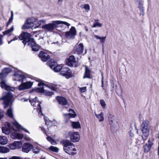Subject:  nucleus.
Returning a JSON list of instances; mask_svg holds the SVG:
<instances>
[{
    "label": "nucleus",
    "instance_id": "f257e3e1",
    "mask_svg": "<svg viewBox=\"0 0 159 159\" xmlns=\"http://www.w3.org/2000/svg\"><path fill=\"white\" fill-rule=\"evenodd\" d=\"M61 143L64 145L63 150L66 152L72 155H74L76 154V152H72V151H76V149L72 147L73 144L70 140L64 139L61 141Z\"/></svg>",
    "mask_w": 159,
    "mask_h": 159
},
{
    "label": "nucleus",
    "instance_id": "f03ea898",
    "mask_svg": "<svg viewBox=\"0 0 159 159\" xmlns=\"http://www.w3.org/2000/svg\"><path fill=\"white\" fill-rule=\"evenodd\" d=\"M150 129L149 121L147 120L143 121L141 125V130L143 134L142 137L143 140H146L148 137Z\"/></svg>",
    "mask_w": 159,
    "mask_h": 159
},
{
    "label": "nucleus",
    "instance_id": "7ed1b4c3",
    "mask_svg": "<svg viewBox=\"0 0 159 159\" xmlns=\"http://www.w3.org/2000/svg\"><path fill=\"white\" fill-rule=\"evenodd\" d=\"M13 97V95L10 92H7L6 93V94H3V97L0 98V101L3 100V101L4 108H6L9 106L12 100Z\"/></svg>",
    "mask_w": 159,
    "mask_h": 159
},
{
    "label": "nucleus",
    "instance_id": "20e7f679",
    "mask_svg": "<svg viewBox=\"0 0 159 159\" xmlns=\"http://www.w3.org/2000/svg\"><path fill=\"white\" fill-rule=\"evenodd\" d=\"M58 25L57 20L52 21V23L45 24L42 26V28L46 31L51 32L54 30Z\"/></svg>",
    "mask_w": 159,
    "mask_h": 159
},
{
    "label": "nucleus",
    "instance_id": "39448f33",
    "mask_svg": "<svg viewBox=\"0 0 159 159\" xmlns=\"http://www.w3.org/2000/svg\"><path fill=\"white\" fill-rule=\"evenodd\" d=\"M76 31L75 27L72 26L69 31L66 33L65 36L69 39H74L76 34Z\"/></svg>",
    "mask_w": 159,
    "mask_h": 159
},
{
    "label": "nucleus",
    "instance_id": "423d86ee",
    "mask_svg": "<svg viewBox=\"0 0 159 159\" xmlns=\"http://www.w3.org/2000/svg\"><path fill=\"white\" fill-rule=\"evenodd\" d=\"M2 131L3 133L6 134H9L12 131H15L13 127L11 126V124L8 122L6 123L5 127H2Z\"/></svg>",
    "mask_w": 159,
    "mask_h": 159
},
{
    "label": "nucleus",
    "instance_id": "0eeeda50",
    "mask_svg": "<svg viewBox=\"0 0 159 159\" xmlns=\"http://www.w3.org/2000/svg\"><path fill=\"white\" fill-rule=\"evenodd\" d=\"M61 74L66 78L68 79L72 77V71L68 67H63L61 71Z\"/></svg>",
    "mask_w": 159,
    "mask_h": 159
},
{
    "label": "nucleus",
    "instance_id": "6e6552de",
    "mask_svg": "<svg viewBox=\"0 0 159 159\" xmlns=\"http://www.w3.org/2000/svg\"><path fill=\"white\" fill-rule=\"evenodd\" d=\"M11 70L10 68H5L2 70L0 73V80H5L7 75L11 72Z\"/></svg>",
    "mask_w": 159,
    "mask_h": 159
},
{
    "label": "nucleus",
    "instance_id": "1a4fd4ad",
    "mask_svg": "<svg viewBox=\"0 0 159 159\" xmlns=\"http://www.w3.org/2000/svg\"><path fill=\"white\" fill-rule=\"evenodd\" d=\"M14 78L13 80L15 81H23V80L26 78V77L23 75L22 74L21 72L20 71L15 72L14 74L13 75Z\"/></svg>",
    "mask_w": 159,
    "mask_h": 159
},
{
    "label": "nucleus",
    "instance_id": "9d476101",
    "mask_svg": "<svg viewBox=\"0 0 159 159\" xmlns=\"http://www.w3.org/2000/svg\"><path fill=\"white\" fill-rule=\"evenodd\" d=\"M36 81L39 82L38 84V85L39 86L44 85L54 91H57V85L53 84H51L49 85H46L43 83L42 80L40 79H38Z\"/></svg>",
    "mask_w": 159,
    "mask_h": 159
},
{
    "label": "nucleus",
    "instance_id": "9b49d317",
    "mask_svg": "<svg viewBox=\"0 0 159 159\" xmlns=\"http://www.w3.org/2000/svg\"><path fill=\"white\" fill-rule=\"evenodd\" d=\"M31 34L27 32H24L21 34L19 36L20 40H23L22 43L25 45L26 44L27 41L31 38Z\"/></svg>",
    "mask_w": 159,
    "mask_h": 159
},
{
    "label": "nucleus",
    "instance_id": "f8f14e48",
    "mask_svg": "<svg viewBox=\"0 0 159 159\" xmlns=\"http://www.w3.org/2000/svg\"><path fill=\"white\" fill-rule=\"evenodd\" d=\"M33 83V82L30 81L23 83L19 86L18 89L20 90H23L30 89L32 87Z\"/></svg>",
    "mask_w": 159,
    "mask_h": 159
},
{
    "label": "nucleus",
    "instance_id": "ddd939ff",
    "mask_svg": "<svg viewBox=\"0 0 159 159\" xmlns=\"http://www.w3.org/2000/svg\"><path fill=\"white\" fill-rule=\"evenodd\" d=\"M29 102L30 103L31 105L33 106H36V105L39 106V114L41 115L42 116L43 115L40 104L37 103H38V101L37 100V97H35L34 99L30 98L29 100Z\"/></svg>",
    "mask_w": 159,
    "mask_h": 159
},
{
    "label": "nucleus",
    "instance_id": "4468645a",
    "mask_svg": "<svg viewBox=\"0 0 159 159\" xmlns=\"http://www.w3.org/2000/svg\"><path fill=\"white\" fill-rule=\"evenodd\" d=\"M1 81L0 86L2 88L8 91H13L15 90L14 87L8 85L6 84V80H1Z\"/></svg>",
    "mask_w": 159,
    "mask_h": 159
},
{
    "label": "nucleus",
    "instance_id": "2eb2a0df",
    "mask_svg": "<svg viewBox=\"0 0 159 159\" xmlns=\"http://www.w3.org/2000/svg\"><path fill=\"white\" fill-rule=\"evenodd\" d=\"M67 65L71 67L76 66V61L75 57L74 56H71L66 61Z\"/></svg>",
    "mask_w": 159,
    "mask_h": 159
},
{
    "label": "nucleus",
    "instance_id": "dca6fc26",
    "mask_svg": "<svg viewBox=\"0 0 159 159\" xmlns=\"http://www.w3.org/2000/svg\"><path fill=\"white\" fill-rule=\"evenodd\" d=\"M34 26V23L30 19H27L25 22L24 24L23 25L22 29H28L32 28Z\"/></svg>",
    "mask_w": 159,
    "mask_h": 159
},
{
    "label": "nucleus",
    "instance_id": "f3484780",
    "mask_svg": "<svg viewBox=\"0 0 159 159\" xmlns=\"http://www.w3.org/2000/svg\"><path fill=\"white\" fill-rule=\"evenodd\" d=\"M33 148V146L31 144L25 143L24 144L22 148V151L28 153Z\"/></svg>",
    "mask_w": 159,
    "mask_h": 159
},
{
    "label": "nucleus",
    "instance_id": "a211bd4d",
    "mask_svg": "<svg viewBox=\"0 0 159 159\" xmlns=\"http://www.w3.org/2000/svg\"><path fill=\"white\" fill-rule=\"evenodd\" d=\"M39 57L41 58L43 61H46L50 58V56L47 53L43 51H40L39 54Z\"/></svg>",
    "mask_w": 159,
    "mask_h": 159
},
{
    "label": "nucleus",
    "instance_id": "6ab92c4d",
    "mask_svg": "<svg viewBox=\"0 0 159 159\" xmlns=\"http://www.w3.org/2000/svg\"><path fill=\"white\" fill-rule=\"evenodd\" d=\"M22 146V143L20 142L15 141L9 145V148L11 149H15L20 148Z\"/></svg>",
    "mask_w": 159,
    "mask_h": 159
},
{
    "label": "nucleus",
    "instance_id": "aec40b11",
    "mask_svg": "<svg viewBox=\"0 0 159 159\" xmlns=\"http://www.w3.org/2000/svg\"><path fill=\"white\" fill-rule=\"evenodd\" d=\"M80 136L77 132H75L70 136V139L71 141L76 142L79 141Z\"/></svg>",
    "mask_w": 159,
    "mask_h": 159
},
{
    "label": "nucleus",
    "instance_id": "412c9836",
    "mask_svg": "<svg viewBox=\"0 0 159 159\" xmlns=\"http://www.w3.org/2000/svg\"><path fill=\"white\" fill-rule=\"evenodd\" d=\"M57 100L59 104L62 105H66L68 104V102L66 99L63 97H57Z\"/></svg>",
    "mask_w": 159,
    "mask_h": 159
},
{
    "label": "nucleus",
    "instance_id": "4be33fe9",
    "mask_svg": "<svg viewBox=\"0 0 159 159\" xmlns=\"http://www.w3.org/2000/svg\"><path fill=\"white\" fill-rule=\"evenodd\" d=\"M69 112H70L69 114H64V116L66 118L69 119L70 117H75L76 115L75 111L71 109L69 110Z\"/></svg>",
    "mask_w": 159,
    "mask_h": 159
},
{
    "label": "nucleus",
    "instance_id": "5701e85b",
    "mask_svg": "<svg viewBox=\"0 0 159 159\" xmlns=\"http://www.w3.org/2000/svg\"><path fill=\"white\" fill-rule=\"evenodd\" d=\"M84 48L83 44L80 43L78 45V47L75 51V53L76 54L80 55L83 53Z\"/></svg>",
    "mask_w": 159,
    "mask_h": 159
},
{
    "label": "nucleus",
    "instance_id": "b1692460",
    "mask_svg": "<svg viewBox=\"0 0 159 159\" xmlns=\"http://www.w3.org/2000/svg\"><path fill=\"white\" fill-rule=\"evenodd\" d=\"M24 135L22 134L13 132L11 134V137L13 139H21L23 137Z\"/></svg>",
    "mask_w": 159,
    "mask_h": 159
},
{
    "label": "nucleus",
    "instance_id": "393cba45",
    "mask_svg": "<svg viewBox=\"0 0 159 159\" xmlns=\"http://www.w3.org/2000/svg\"><path fill=\"white\" fill-rule=\"evenodd\" d=\"M13 124L18 129H22L26 132L29 133L28 131L26 129L22 127L19 125V123L16 121L13 123Z\"/></svg>",
    "mask_w": 159,
    "mask_h": 159
},
{
    "label": "nucleus",
    "instance_id": "a878e982",
    "mask_svg": "<svg viewBox=\"0 0 159 159\" xmlns=\"http://www.w3.org/2000/svg\"><path fill=\"white\" fill-rule=\"evenodd\" d=\"M90 70L88 68H87V66H86L85 74H84V76L83 77V78L84 79L85 78H90Z\"/></svg>",
    "mask_w": 159,
    "mask_h": 159
},
{
    "label": "nucleus",
    "instance_id": "bb28decb",
    "mask_svg": "<svg viewBox=\"0 0 159 159\" xmlns=\"http://www.w3.org/2000/svg\"><path fill=\"white\" fill-rule=\"evenodd\" d=\"M8 141L7 137L5 136H0V144L5 145L7 143Z\"/></svg>",
    "mask_w": 159,
    "mask_h": 159
},
{
    "label": "nucleus",
    "instance_id": "cd10ccee",
    "mask_svg": "<svg viewBox=\"0 0 159 159\" xmlns=\"http://www.w3.org/2000/svg\"><path fill=\"white\" fill-rule=\"evenodd\" d=\"M9 149L7 148L0 146V152L2 153H6L9 152Z\"/></svg>",
    "mask_w": 159,
    "mask_h": 159
},
{
    "label": "nucleus",
    "instance_id": "c85d7f7f",
    "mask_svg": "<svg viewBox=\"0 0 159 159\" xmlns=\"http://www.w3.org/2000/svg\"><path fill=\"white\" fill-rule=\"evenodd\" d=\"M95 115L96 116L100 122H101L104 120V118L103 117V115L102 112H101L98 115L95 113Z\"/></svg>",
    "mask_w": 159,
    "mask_h": 159
},
{
    "label": "nucleus",
    "instance_id": "c756f323",
    "mask_svg": "<svg viewBox=\"0 0 159 159\" xmlns=\"http://www.w3.org/2000/svg\"><path fill=\"white\" fill-rule=\"evenodd\" d=\"M28 40V41H27L26 42V44H27L28 46H30L32 47L34 45H35V43L33 39L30 38Z\"/></svg>",
    "mask_w": 159,
    "mask_h": 159
},
{
    "label": "nucleus",
    "instance_id": "7c9ffc66",
    "mask_svg": "<svg viewBox=\"0 0 159 159\" xmlns=\"http://www.w3.org/2000/svg\"><path fill=\"white\" fill-rule=\"evenodd\" d=\"M71 125L73 128L77 129L80 128L81 127L80 124L79 122H72Z\"/></svg>",
    "mask_w": 159,
    "mask_h": 159
},
{
    "label": "nucleus",
    "instance_id": "2f4dec72",
    "mask_svg": "<svg viewBox=\"0 0 159 159\" xmlns=\"http://www.w3.org/2000/svg\"><path fill=\"white\" fill-rule=\"evenodd\" d=\"M94 37L96 39H100V43H105L106 38V36L100 37L96 35H94Z\"/></svg>",
    "mask_w": 159,
    "mask_h": 159
},
{
    "label": "nucleus",
    "instance_id": "473e14b6",
    "mask_svg": "<svg viewBox=\"0 0 159 159\" xmlns=\"http://www.w3.org/2000/svg\"><path fill=\"white\" fill-rule=\"evenodd\" d=\"M44 90L43 87L41 88H34V89H33L31 91H35L37 93H43Z\"/></svg>",
    "mask_w": 159,
    "mask_h": 159
},
{
    "label": "nucleus",
    "instance_id": "72a5a7b5",
    "mask_svg": "<svg viewBox=\"0 0 159 159\" xmlns=\"http://www.w3.org/2000/svg\"><path fill=\"white\" fill-rule=\"evenodd\" d=\"M139 8L140 11V14L142 15H144V12L143 11V4L142 3V2H139Z\"/></svg>",
    "mask_w": 159,
    "mask_h": 159
},
{
    "label": "nucleus",
    "instance_id": "f704fd0d",
    "mask_svg": "<svg viewBox=\"0 0 159 159\" xmlns=\"http://www.w3.org/2000/svg\"><path fill=\"white\" fill-rule=\"evenodd\" d=\"M14 30V26H12L10 29L3 31V34L4 35H7L11 32H12Z\"/></svg>",
    "mask_w": 159,
    "mask_h": 159
},
{
    "label": "nucleus",
    "instance_id": "c9c22d12",
    "mask_svg": "<svg viewBox=\"0 0 159 159\" xmlns=\"http://www.w3.org/2000/svg\"><path fill=\"white\" fill-rule=\"evenodd\" d=\"M62 67L60 65H57L56 66H54L53 67V70L56 72H59L61 69H62Z\"/></svg>",
    "mask_w": 159,
    "mask_h": 159
},
{
    "label": "nucleus",
    "instance_id": "e433bc0d",
    "mask_svg": "<svg viewBox=\"0 0 159 159\" xmlns=\"http://www.w3.org/2000/svg\"><path fill=\"white\" fill-rule=\"evenodd\" d=\"M43 93L47 96H51L53 94V93L49 91L45 90L44 89Z\"/></svg>",
    "mask_w": 159,
    "mask_h": 159
},
{
    "label": "nucleus",
    "instance_id": "4c0bfd02",
    "mask_svg": "<svg viewBox=\"0 0 159 159\" xmlns=\"http://www.w3.org/2000/svg\"><path fill=\"white\" fill-rule=\"evenodd\" d=\"M7 115L11 118H12L13 116L12 109L10 107L9 109H8L7 111Z\"/></svg>",
    "mask_w": 159,
    "mask_h": 159
},
{
    "label": "nucleus",
    "instance_id": "58836bf2",
    "mask_svg": "<svg viewBox=\"0 0 159 159\" xmlns=\"http://www.w3.org/2000/svg\"><path fill=\"white\" fill-rule=\"evenodd\" d=\"M49 149L51 151L57 152H58L59 150L58 148L53 146H51L49 148Z\"/></svg>",
    "mask_w": 159,
    "mask_h": 159
},
{
    "label": "nucleus",
    "instance_id": "ea45409f",
    "mask_svg": "<svg viewBox=\"0 0 159 159\" xmlns=\"http://www.w3.org/2000/svg\"><path fill=\"white\" fill-rule=\"evenodd\" d=\"M115 91L117 94L118 95H121L122 93V91L120 87H119L118 89L117 88V86L116 85L115 86Z\"/></svg>",
    "mask_w": 159,
    "mask_h": 159
},
{
    "label": "nucleus",
    "instance_id": "a19ab883",
    "mask_svg": "<svg viewBox=\"0 0 159 159\" xmlns=\"http://www.w3.org/2000/svg\"><path fill=\"white\" fill-rule=\"evenodd\" d=\"M56 62L54 61H48L47 62V64L49 65L50 67L52 68H53L54 66L56 65Z\"/></svg>",
    "mask_w": 159,
    "mask_h": 159
},
{
    "label": "nucleus",
    "instance_id": "79ce46f5",
    "mask_svg": "<svg viewBox=\"0 0 159 159\" xmlns=\"http://www.w3.org/2000/svg\"><path fill=\"white\" fill-rule=\"evenodd\" d=\"M144 151L145 152H148L150 150L151 148L148 146L146 144L143 146Z\"/></svg>",
    "mask_w": 159,
    "mask_h": 159
},
{
    "label": "nucleus",
    "instance_id": "37998d69",
    "mask_svg": "<svg viewBox=\"0 0 159 159\" xmlns=\"http://www.w3.org/2000/svg\"><path fill=\"white\" fill-rule=\"evenodd\" d=\"M83 6L82 7L84 8L87 12H88L90 10V7L89 5L87 4L82 5Z\"/></svg>",
    "mask_w": 159,
    "mask_h": 159
},
{
    "label": "nucleus",
    "instance_id": "c03bdc74",
    "mask_svg": "<svg viewBox=\"0 0 159 159\" xmlns=\"http://www.w3.org/2000/svg\"><path fill=\"white\" fill-rule=\"evenodd\" d=\"M46 139L48 140L52 144L54 145L56 144V142L51 137L48 136L47 137Z\"/></svg>",
    "mask_w": 159,
    "mask_h": 159
},
{
    "label": "nucleus",
    "instance_id": "a18cd8bd",
    "mask_svg": "<svg viewBox=\"0 0 159 159\" xmlns=\"http://www.w3.org/2000/svg\"><path fill=\"white\" fill-rule=\"evenodd\" d=\"M100 104L102 106V108L103 109L106 108V104L103 100L101 99L100 100Z\"/></svg>",
    "mask_w": 159,
    "mask_h": 159
},
{
    "label": "nucleus",
    "instance_id": "49530a36",
    "mask_svg": "<svg viewBox=\"0 0 159 159\" xmlns=\"http://www.w3.org/2000/svg\"><path fill=\"white\" fill-rule=\"evenodd\" d=\"M102 26V24L98 22L94 23L93 26L92 27L95 28L96 27H101Z\"/></svg>",
    "mask_w": 159,
    "mask_h": 159
},
{
    "label": "nucleus",
    "instance_id": "de8ad7c7",
    "mask_svg": "<svg viewBox=\"0 0 159 159\" xmlns=\"http://www.w3.org/2000/svg\"><path fill=\"white\" fill-rule=\"evenodd\" d=\"M57 24L58 25L60 24H64L66 25H67L68 26H69L70 25V24L65 21H63L60 20H57Z\"/></svg>",
    "mask_w": 159,
    "mask_h": 159
},
{
    "label": "nucleus",
    "instance_id": "09e8293b",
    "mask_svg": "<svg viewBox=\"0 0 159 159\" xmlns=\"http://www.w3.org/2000/svg\"><path fill=\"white\" fill-rule=\"evenodd\" d=\"M32 50L34 51H38L39 48L37 47L35 45L32 47Z\"/></svg>",
    "mask_w": 159,
    "mask_h": 159
},
{
    "label": "nucleus",
    "instance_id": "8fccbe9b",
    "mask_svg": "<svg viewBox=\"0 0 159 159\" xmlns=\"http://www.w3.org/2000/svg\"><path fill=\"white\" fill-rule=\"evenodd\" d=\"M148 143L146 144L151 148V147L153 145V143L149 139L148 140Z\"/></svg>",
    "mask_w": 159,
    "mask_h": 159
},
{
    "label": "nucleus",
    "instance_id": "3c124183",
    "mask_svg": "<svg viewBox=\"0 0 159 159\" xmlns=\"http://www.w3.org/2000/svg\"><path fill=\"white\" fill-rule=\"evenodd\" d=\"M13 17L12 16H11L9 20L7 22V26H8L9 25L11 22L13 20Z\"/></svg>",
    "mask_w": 159,
    "mask_h": 159
},
{
    "label": "nucleus",
    "instance_id": "603ef678",
    "mask_svg": "<svg viewBox=\"0 0 159 159\" xmlns=\"http://www.w3.org/2000/svg\"><path fill=\"white\" fill-rule=\"evenodd\" d=\"M80 91L81 92H84L86 90V87L81 88L80 89Z\"/></svg>",
    "mask_w": 159,
    "mask_h": 159
},
{
    "label": "nucleus",
    "instance_id": "864d4df0",
    "mask_svg": "<svg viewBox=\"0 0 159 159\" xmlns=\"http://www.w3.org/2000/svg\"><path fill=\"white\" fill-rule=\"evenodd\" d=\"M3 35H0V46L2 45L3 43L2 37Z\"/></svg>",
    "mask_w": 159,
    "mask_h": 159
},
{
    "label": "nucleus",
    "instance_id": "5fc2aeb1",
    "mask_svg": "<svg viewBox=\"0 0 159 159\" xmlns=\"http://www.w3.org/2000/svg\"><path fill=\"white\" fill-rule=\"evenodd\" d=\"M32 149H33V152L34 153H38L39 152V149L38 148H34H34H33Z\"/></svg>",
    "mask_w": 159,
    "mask_h": 159
},
{
    "label": "nucleus",
    "instance_id": "6e6d98bb",
    "mask_svg": "<svg viewBox=\"0 0 159 159\" xmlns=\"http://www.w3.org/2000/svg\"><path fill=\"white\" fill-rule=\"evenodd\" d=\"M45 122L46 125H49L51 121L49 120H45Z\"/></svg>",
    "mask_w": 159,
    "mask_h": 159
},
{
    "label": "nucleus",
    "instance_id": "4d7b16f0",
    "mask_svg": "<svg viewBox=\"0 0 159 159\" xmlns=\"http://www.w3.org/2000/svg\"><path fill=\"white\" fill-rule=\"evenodd\" d=\"M9 159H22V158H20L19 157H13Z\"/></svg>",
    "mask_w": 159,
    "mask_h": 159
},
{
    "label": "nucleus",
    "instance_id": "13d9d810",
    "mask_svg": "<svg viewBox=\"0 0 159 159\" xmlns=\"http://www.w3.org/2000/svg\"><path fill=\"white\" fill-rule=\"evenodd\" d=\"M41 22H43V20H40L38 22V24H39V25L38 26H36H36H35L34 27V28H37L39 26H40L41 25Z\"/></svg>",
    "mask_w": 159,
    "mask_h": 159
},
{
    "label": "nucleus",
    "instance_id": "bf43d9fd",
    "mask_svg": "<svg viewBox=\"0 0 159 159\" xmlns=\"http://www.w3.org/2000/svg\"><path fill=\"white\" fill-rule=\"evenodd\" d=\"M3 117V113L2 112L0 111V119Z\"/></svg>",
    "mask_w": 159,
    "mask_h": 159
},
{
    "label": "nucleus",
    "instance_id": "052dcab7",
    "mask_svg": "<svg viewBox=\"0 0 159 159\" xmlns=\"http://www.w3.org/2000/svg\"><path fill=\"white\" fill-rule=\"evenodd\" d=\"M113 123V120L111 119H111L109 120V123L111 125H112V123Z\"/></svg>",
    "mask_w": 159,
    "mask_h": 159
},
{
    "label": "nucleus",
    "instance_id": "680f3d73",
    "mask_svg": "<svg viewBox=\"0 0 159 159\" xmlns=\"http://www.w3.org/2000/svg\"><path fill=\"white\" fill-rule=\"evenodd\" d=\"M129 133V135L131 137H133L134 136V134L131 133V131H130Z\"/></svg>",
    "mask_w": 159,
    "mask_h": 159
},
{
    "label": "nucleus",
    "instance_id": "e2e57ef3",
    "mask_svg": "<svg viewBox=\"0 0 159 159\" xmlns=\"http://www.w3.org/2000/svg\"><path fill=\"white\" fill-rule=\"evenodd\" d=\"M136 2H138L139 4V2H142V0H135Z\"/></svg>",
    "mask_w": 159,
    "mask_h": 159
},
{
    "label": "nucleus",
    "instance_id": "0e129e2a",
    "mask_svg": "<svg viewBox=\"0 0 159 159\" xmlns=\"http://www.w3.org/2000/svg\"><path fill=\"white\" fill-rule=\"evenodd\" d=\"M111 86L113 88H114V83H111Z\"/></svg>",
    "mask_w": 159,
    "mask_h": 159
},
{
    "label": "nucleus",
    "instance_id": "69168bd1",
    "mask_svg": "<svg viewBox=\"0 0 159 159\" xmlns=\"http://www.w3.org/2000/svg\"><path fill=\"white\" fill-rule=\"evenodd\" d=\"M17 38L16 37H15V38H14V39H13L12 40L15 41V40H17Z\"/></svg>",
    "mask_w": 159,
    "mask_h": 159
},
{
    "label": "nucleus",
    "instance_id": "338daca9",
    "mask_svg": "<svg viewBox=\"0 0 159 159\" xmlns=\"http://www.w3.org/2000/svg\"><path fill=\"white\" fill-rule=\"evenodd\" d=\"M11 16H12V17H13V11H11Z\"/></svg>",
    "mask_w": 159,
    "mask_h": 159
},
{
    "label": "nucleus",
    "instance_id": "774afa93",
    "mask_svg": "<svg viewBox=\"0 0 159 159\" xmlns=\"http://www.w3.org/2000/svg\"><path fill=\"white\" fill-rule=\"evenodd\" d=\"M94 21L95 22H98V21H99L98 19H95Z\"/></svg>",
    "mask_w": 159,
    "mask_h": 159
}]
</instances>
